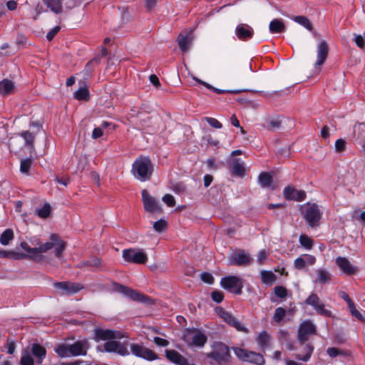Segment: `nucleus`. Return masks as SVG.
<instances>
[{
  "label": "nucleus",
  "instance_id": "f257e3e1",
  "mask_svg": "<svg viewBox=\"0 0 365 365\" xmlns=\"http://www.w3.org/2000/svg\"><path fill=\"white\" fill-rule=\"evenodd\" d=\"M34 245V247H30L25 242L21 243V248L28 252L31 257H35L38 254L45 253L52 248H54L55 256L60 258L62 257L63 252L66 249V243L65 241L62 240L58 235L52 234L50 236L49 242L42 243L37 240Z\"/></svg>",
  "mask_w": 365,
  "mask_h": 365
},
{
  "label": "nucleus",
  "instance_id": "f03ea898",
  "mask_svg": "<svg viewBox=\"0 0 365 365\" xmlns=\"http://www.w3.org/2000/svg\"><path fill=\"white\" fill-rule=\"evenodd\" d=\"M88 349L86 341H77L72 344H61L55 347L54 351L59 357L85 356Z\"/></svg>",
  "mask_w": 365,
  "mask_h": 365
},
{
  "label": "nucleus",
  "instance_id": "7ed1b4c3",
  "mask_svg": "<svg viewBox=\"0 0 365 365\" xmlns=\"http://www.w3.org/2000/svg\"><path fill=\"white\" fill-rule=\"evenodd\" d=\"M153 171L151 160L148 157L137 158L132 167V173L135 178L140 181H146L150 179Z\"/></svg>",
  "mask_w": 365,
  "mask_h": 365
},
{
  "label": "nucleus",
  "instance_id": "20e7f679",
  "mask_svg": "<svg viewBox=\"0 0 365 365\" xmlns=\"http://www.w3.org/2000/svg\"><path fill=\"white\" fill-rule=\"evenodd\" d=\"M302 210L304 218L310 227H314L319 225L322 212L318 205L308 202L302 207Z\"/></svg>",
  "mask_w": 365,
  "mask_h": 365
},
{
  "label": "nucleus",
  "instance_id": "39448f33",
  "mask_svg": "<svg viewBox=\"0 0 365 365\" xmlns=\"http://www.w3.org/2000/svg\"><path fill=\"white\" fill-rule=\"evenodd\" d=\"M207 357L214 359L218 364H222L230 361L231 355L227 345L217 342L214 344L213 350L207 354Z\"/></svg>",
  "mask_w": 365,
  "mask_h": 365
},
{
  "label": "nucleus",
  "instance_id": "423d86ee",
  "mask_svg": "<svg viewBox=\"0 0 365 365\" xmlns=\"http://www.w3.org/2000/svg\"><path fill=\"white\" fill-rule=\"evenodd\" d=\"M233 351L239 359L243 361H247L256 365H263L265 362L264 356L259 353L248 351L239 347L233 348Z\"/></svg>",
  "mask_w": 365,
  "mask_h": 365
},
{
  "label": "nucleus",
  "instance_id": "0eeeda50",
  "mask_svg": "<svg viewBox=\"0 0 365 365\" xmlns=\"http://www.w3.org/2000/svg\"><path fill=\"white\" fill-rule=\"evenodd\" d=\"M220 284L225 289L232 293L241 294L244 287V279L237 276L230 275L222 277Z\"/></svg>",
  "mask_w": 365,
  "mask_h": 365
},
{
  "label": "nucleus",
  "instance_id": "6e6552de",
  "mask_svg": "<svg viewBox=\"0 0 365 365\" xmlns=\"http://www.w3.org/2000/svg\"><path fill=\"white\" fill-rule=\"evenodd\" d=\"M53 285L61 295H72L84 288L82 284L70 281L57 282H54Z\"/></svg>",
  "mask_w": 365,
  "mask_h": 365
},
{
  "label": "nucleus",
  "instance_id": "1a4fd4ad",
  "mask_svg": "<svg viewBox=\"0 0 365 365\" xmlns=\"http://www.w3.org/2000/svg\"><path fill=\"white\" fill-rule=\"evenodd\" d=\"M123 257L126 262L135 264H145L148 261L147 254L143 249L124 250Z\"/></svg>",
  "mask_w": 365,
  "mask_h": 365
},
{
  "label": "nucleus",
  "instance_id": "9d476101",
  "mask_svg": "<svg viewBox=\"0 0 365 365\" xmlns=\"http://www.w3.org/2000/svg\"><path fill=\"white\" fill-rule=\"evenodd\" d=\"M305 303L312 306L318 314L326 317H333L331 312L325 308L324 304L320 300L317 294H311L305 300Z\"/></svg>",
  "mask_w": 365,
  "mask_h": 365
},
{
  "label": "nucleus",
  "instance_id": "9b49d317",
  "mask_svg": "<svg viewBox=\"0 0 365 365\" xmlns=\"http://www.w3.org/2000/svg\"><path fill=\"white\" fill-rule=\"evenodd\" d=\"M316 334V327L311 320H306L300 324L298 329L297 339L300 344H304L309 336Z\"/></svg>",
  "mask_w": 365,
  "mask_h": 365
},
{
  "label": "nucleus",
  "instance_id": "f8f14e48",
  "mask_svg": "<svg viewBox=\"0 0 365 365\" xmlns=\"http://www.w3.org/2000/svg\"><path fill=\"white\" fill-rule=\"evenodd\" d=\"M112 284L114 292L120 293L132 300L143 302L144 299L143 295L128 287L114 282H112Z\"/></svg>",
  "mask_w": 365,
  "mask_h": 365
},
{
  "label": "nucleus",
  "instance_id": "ddd939ff",
  "mask_svg": "<svg viewBox=\"0 0 365 365\" xmlns=\"http://www.w3.org/2000/svg\"><path fill=\"white\" fill-rule=\"evenodd\" d=\"M130 351L135 356L148 361L158 359V355L154 351L139 344H131Z\"/></svg>",
  "mask_w": 365,
  "mask_h": 365
},
{
  "label": "nucleus",
  "instance_id": "4468645a",
  "mask_svg": "<svg viewBox=\"0 0 365 365\" xmlns=\"http://www.w3.org/2000/svg\"><path fill=\"white\" fill-rule=\"evenodd\" d=\"M103 347L104 350L107 352H115L120 356H127L129 354L126 344L118 341L112 339L108 341L104 344Z\"/></svg>",
  "mask_w": 365,
  "mask_h": 365
},
{
  "label": "nucleus",
  "instance_id": "2eb2a0df",
  "mask_svg": "<svg viewBox=\"0 0 365 365\" xmlns=\"http://www.w3.org/2000/svg\"><path fill=\"white\" fill-rule=\"evenodd\" d=\"M142 200L146 211L150 212H161V208L156 200L150 196L146 190L142 191Z\"/></svg>",
  "mask_w": 365,
  "mask_h": 365
},
{
  "label": "nucleus",
  "instance_id": "dca6fc26",
  "mask_svg": "<svg viewBox=\"0 0 365 365\" xmlns=\"http://www.w3.org/2000/svg\"><path fill=\"white\" fill-rule=\"evenodd\" d=\"M235 33L239 40L247 41L253 37L254 29L247 24H240L236 26Z\"/></svg>",
  "mask_w": 365,
  "mask_h": 365
},
{
  "label": "nucleus",
  "instance_id": "f3484780",
  "mask_svg": "<svg viewBox=\"0 0 365 365\" xmlns=\"http://www.w3.org/2000/svg\"><path fill=\"white\" fill-rule=\"evenodd\" d=\"M317 58L314 64L315 67L323 65L329 54V46L325 40L322 41L317 46Z\"/></svg>",
  "mask_w": 365,
  "mask_h": 365
},
{
  "label": "nucleus",
  "instance_id": "a211bd4d",
  "mask_svg": "<svg viewBox=\"0 0 365 365\" xmlns=\"http://www.w3.org/2000/svg\"><path fill=\"white\" fill-rule=\"evenodd\" d=\"M96 336L100 340H111L114 339H121L123 337V334L119 331L112 329H96Z\"/></svg>",
  "mask_w": 365,
  "mask_h": 365
},
{
  "label": "nucleus",
  "instance_id": "6ab92c4d",
  "mask_svg": "<svg viewBox=\"0 0 365 365\" xmlns=\"http://www.w3.org/2000/svg\"><path fill=\"white\" fill-rule=\"evenodd\" d=\"M283 192L284 197L288 200L302 201L306 197L304 191L297 190L291 186L286 187Z\"/></svg>",
  "mask_w": 365,
  "mask_h": 365
},
{
  "label": "nucleus",
  "instance_id": "aec40b11",
  "mask_svg": "<svg viewBox=\"0 0 365 365\" xmlns=\"http://www.w3.org/2000/svg\"><path fill=\"white\" fill-rule=\"evenodd\" d=\"M230 264L237 266H245L250 264V256L245 252V251H240L233 254L230 259Z\"/></svg>",
  "mask_w": 365,
  "mask_h": 365
},
{
  "label": "nucleus",
  "instance_id": "412c9836",
  "mask_svg": "<svg viewBox=\"0 0 365 365\" xmlns=\"http://www.w3.org/2000/svg\"><path fill=\"white\" fill-rule=\"evenodd\" d=\"M336 263L343 272L348 275L354 274L358 272V269L353 266L346 257H337L336 259Z\"/></svg>",
  "mask_w": 365,
  "mask_h": 365
},
{
  "label": "nucleus",
  "instance_id": "4be33fe9",
  "mask_svg": "<svg viewBox=\"0 0 365 365\" xmlns=\"http://www.w3.org/2000/svg\"><path fill=\"white\" fill-rule=\"evenodd\" d=\"M165 356L169 361L178 365H194L190 364L185 357L175 350L167 349Z\"/></svg>",
  "mask_w": 365,
  "mask_h": 365
},
{
  "label": "nucleus",
  "instance_id": "5701e85b",
  "mask_svg": "<svg viewBox=\"0 0 365 365\" xmlns=\"http://www.w3.org/2000/svg\"><path fill=\"white\" fill-rule=\"evenodd\" d=\"M221 317L228 324L235 327L237 331H243L245 333L248 332V329L245 327H244L240 322H238L230 313L225 311H222Z\"/></svg>",
  "mask_w": 365,
  "mask_h": 365
},
{
  "label": "nucleus",
  "instance_id": "b1692460",
  "mask_svg": "<svg viewBox=\"0 0 365 365\" xmlns=\"http://www.w3.org/2000/svg\"><path fill=\"white\" fill-rule=\"evenodd\" d=\"M31 354L36 358V362L41 364L46 355V349L39 344L31 345Z\"/></svg>",
  "mask_w": 365,
  "mask_h": 365
},
{
  "label": "nucleus",
  "instance_id": "393cba45",
  "mask_svg": "<svg viewBox=\"0 0 365 365\" xmlns=\"http://www.w3.org/2000/svg\"><path fill=\"white\" fill-rule=\"evenodd\" d=\"M192 42V38L190 34H180L178 38V43L179 48L182 52H187L190 48V45Z\"/></svg>",
  "mask_w": 365,
  "mask_h": 365
},
{
  "label": "nucleus",
  "instance_id": "a878e982",
  "mask_svg": "<svg viewBox=\"0 0 365 365\" xmlns=\"http://www.w3.org/2000/svg\"><path fill=\"white\" fill-rule=\"evenodd\" d=\"M207 341V336L200 331L192 332L191 345L197 346H203Z\"/></svg>",
  "mask_w": 365,
  "mask_h": 365
},
{
  "label": "nucleus",
  "instance_id": "bb28decb",
  "mask_svg": "<svg viewBox=\"0 0 365 365\" xmlns=\"http://www.w3.org/2000/svg\"><path fill=\"white\" fill-rule=\"evenodd\" d=\"M15 88L14 83L9 79L0 81V93L3 96L11 94Z\"/></svg>",
  "mask_w": 365,
  "mask_h": 365
},
{
  "label": "nucleus",
  "instance_id": "cd10ccee",
  "mask_svg": "<svg viewBox=\"0 0 365 365\" xmlns=\"http://www.w3.org/2000/svg\"><path fill=\"white\" fill-rule=\"evenodd\" d=\"M303 346L302 352L304 354H296L295 356L297 359L303 361H307L311 358V356L314 351V346L309 343H304V344H301Z\"/></svg>",
  "mask_w": 365,
  "mask_h": 365
},
{
  "label": "nucleus",
  "instance_id": "c85d7f7f",
  "mask_svg": "<svg viewBox=\"0 0 365 365\" xmlns=\"http://www.w3.org/2000/svg\"><path fill=\"white\" fill-rule=\"evenodd\" d=\"M269 30L272 34L282 33L285 31V25L282 19H274L269 23Z\"/></svg>",
  "mask_w": 365,
  "mask_h": 365
},
{
  "label": "nucleus",
  "instance_id": "c756f323",
  "mask_svg": "<svg viewBox=\"0 0 365 365\" xmlns=\"http://www.w3.org/2000/svg\"><path fill=\"white\" fill-rule=\"evenodd\" d=\"M257 341L260 345L261 349L264 351L270 346L271 336L267 332L262 331L258 334Z\"/></svg>",
  "mask_w": 365,
  "mask_h": 365
},
{
  "label": "nucleus",
  "instance_id": "7c9ffc66",
  "mask_svg": "<svg viewBox=\"0 0 365 365\" xmlns=\"http://www.w3.org/2000/svg\"><path fill=\"white\" fill-rule=\"evenodd\" d=\"M102 264L101 259L97 257H91L88 260L83 261L78 264V267L84 268L86 267H100Z\"/></svg>",
  "mask_w": 365,
  "mask_h": 365
},
{
  "label": "nucleus",
  "instance_id": "2f4dec72",
  "mask_svg": "<svg viewBox=\"0 0 365 365\" xmlns=\"http://www.w3.org/2000/svg\"><path fill=\"white\" fill-rule=\"evenodd\" d=\"M232 172L234 175L242 177L245 175V168L244 163L239 159L232 160Z\"/></svg>",
  "mask_w": 365,
  "mask_h": 365
},
{
  "label": "nucleus",
  "instance_id": "473e14b6",
  "mask_svg": "<svg viewBox=\"0 0 365 365\" xmlns=\"http://www.w3.org/2000/svg\"><path fill=\"white\" fill-rule=\"evenodd\" d=\"M317 279L316 280L317 282H319L321 284L329 283L331 280V274L324 269H319L316 271Z\"/></svg>",
  "mask_w": 365,
  "mask_h": 365
},
{
  "label": "nucleus",
  "instance_id": "72a5a7b5",
  "mask_svg": "<svg viewBox=\"0 0 365 365\" xmlns=\"http://www.w3.org/2000/svg\"><path fill=\"white\" fill-rule=\"evenodd\" d=\"M272 176L269 173L263 172L258 176L259 183L264 188L269 187L272 185Z\"/></svg>",
  "mask_w": 365,
  "mask_h": 365
},
{
  "label": "nucleus",
  "instance_id": "f704fd0d",
  "mask_svg": "<svg viewBox=\"0 0 365 365\" xmlns=\"http://www.w3.org/2000/svg\"><path fill=\"white\" fill-rule=\"evenodd\" d=\"M21 136L25 141V145L30 148H34V139H35V133H31L29 130L23 131L19 134Z\"/></svg>",
  "mask_w": 365,
  "mask_h": 365
},
{
  "label": "nucleus",
  "instance_id": "c9c22d12",
  "mask_svg": "<svg viewBox=\"0 0 365 365\" xmlns=\"http://www.w3.org/2000/svg\"><path fill=\"white\" fill-rule=\"evenodd\" d=\"M43 3L51 9V11L56 14H59L62 11L61 0H43Z\"/></svg>",
  "mask_w": 365,
  "mask_h": 365
},
{
  "label": "nucleus",
  "instance_id": "e433bc0d",
  "mask_svg": "<svg viewBox=\"0 0 365 365\" xmlns=\"http://www.w3.org/2000/svg\"><path fill=\"white\" fill-rule=\"evenodd\" d=\"M261 279L264 284H271L276 280L275 274L271 271L263 270L261 272Z\"/></svg>",
  "mask_w": 365,
  "mask_h": 365
},
{
  "label": "nucleus",
  "instance_id": "4c0bfd02",
  "mask_svg": "<svg viewBox=\"0 0 365 365\" xmlns=\"http://www.w3.org/2000/svg\"><path fill=\"white\" fill-rule=\"evenodd\" d=\"M197 82H198L199 83L205 86L207 88H208L209 90H211L213 92L217 93V94H223V93H237V91H228V90H221V89H218L217 88H215L213 87L212 86H211L210 84L205 82V81H202L197 78H194Z\"/></svg>",
  "mask_w": 365,
  "mask_h": 365
},
{
  "label": "nucleus",
  "instance_id": "58836bf2",
  "mask_svg": "<svg viewBox=\"0 0 365 365\" xmlns=\"http://www.w3.org/2000/svg\"><path fill=\"white\" fill-rule=\"evenodd\" d=\"M20 364L21 365H34V361L30 351L25 350L22 352Z\"/></svg>",
  "mask_w": 365,
  "mask_h": 365
},
{
  "label": "nucleus",
  "instance_id": "ea45409f",
  "mask_svg": "<svg viewBox=\"0 0 365 365\" xmlns=\"http://www.w3.org/2000/svg\"><path fill=\"white\" fill-rule=\"evenodd\" d=\"M74 97L78 101L88 100L89 91L86 87H81L75 92Z\"/></svg>",
  "mask_w": 365,
  "mask_h": 365
},
{
  "label": "nucleus",
  "instance_id": "a19ab883",
  "mask_svg": "<svg viewBox=\"0 0 365 365\" xmlns=\"http://www.w3.org/2000/svg\"><path fill=\"white\" fill-rule=\"evenodd\" d=\"M14 237V232L11 229L6 230L1 235L0 242L3 245L9 244V241Z\"/></svg>",
  "mask_w": 365,
  "mask_h": 365
},
{
  "label": "nucleus",
  "instance_id": "79ce46f5",
  "mask_svg": "<svg viewBox=\"0 0 365 365\" xmlns=\"http://www.w3.org/2000/svg\"><path fill=\"white\" fill-rule=\"evenodd\" d=\"M294 21L296 22H297L298 24H299L300 25L303 26L304 27H305L307 29H308L309 31H312V25L311 24V22L309 21V20L305 17V16H296L294 18Z\"/></svg>",
  "mask_w": 365,
  "mask_h": 365
},
{
  "label": "nucleus",
  "instance_id": "37998d69",
  "mask_svg": "<svg viewBox=\"0 0 365 365\" xmlns=\"http://www.w3.org/2000/svg\"><path fill=\"white\" fill-rule=\"evenodd\" d=\"M299 242L302 247L307 250H311L313 246V240L305 235H301L299 237Z\"/></svg>",
  "mask_w": 365,
  "mask_h": 365
},
{
  "label": "nucleus",
  "instance_id": "c03bdc74",
  "mask_svg": "<svg viewBox=\"0 0 365 365\" xmlns=\"http://www.w3.org/2000/svg\"><path fill=\"white\" fill-rule=\"evenodd\" d=\"M32 160L31 158H26L21 161L20 171L27 174L31 168Z\"/></svg>",
  "mask_w": 365,
  "mask_h": 365
},
{
  "label": "nucleus",
  "instance_id": "a18cd8bd",
  "mask_svg": "<svg viewBox=\"0 0 365 365\" xmlns=\"http://www.w3.org/2000/svg\"><path fill=\"white\" fill-rule=\"evenodd\" d=\"M274 293L278 298L285 299L287 296V289L282 286H276L274 288Z\"/></svg>",
  "mask_w": 365,
  "mask_h": 365
},
{
  "label": "nucleus",
  "instance_id": "49530a36",
  "mask_svg": "<svg viewBox=\"0 0 365 365\" xmlns=\"http://www.w3.org/2000/svg\"><path fill=\"white\" fill-rule=\"evenodd\" d=\"M282 122L280 120L276 119H270L268 120L266 123V128L269 130H276L280 128Z\"/></svg>",
  "mask_w": 365,
  "mask_h": 365
},
{
  "label": "nucleus",
  "instance_id": "de8ad7c7",
  "mask_svg": "<svg viewBox=\"0 0 365 365\" xmlns=\"http://www.w3.org/2000/svg\"><path fill=\"white\" fill-rule=\"evenodd\" d=\"M286 314V310L285 309L282 307H278L275 309L273 319L276 322H279L282 321V319L284 317Z\"/></svg>",
  "mask_w": 365,
  "mask_h": 365
},
{
  "label": "nucleus",
  "instance_id": "09e8293b",
  "mask_svg": "<svg viewBox=\"0 0 365 365\" xmlns=\"http://www.w3.org/2000/svg\"><path fill=\"white\" fill-rule=\"evenodd\" d=\"M168 223L164 220H160L154 222L153 228L156 232H161L166 230Z\"/></svg>",
  "mask_w": 365,
  "mask_h": 365
},
{
  "label": "nucleus",
  "instance_id": "8fccbe9b",
  "mask_svg": "<svg viewBox=\"0 0 365 365\" xmlns=\"http://www.w3.org/2000/svg\"><path fill=\"white\" fill-rule=\"evenodd\" d=\"M51 212V207L49 204L46 203L42 208L37 211L38 215L41 218H46L49 216Z\"/></svg>",
  "mask_w": 365,
  "mask_h": 365
},
{
  "label": "nucleus",
  "instance_id": "3c124183",
  "mask_svg": "<svg viewBox=\"0 0 365 365\" xmlns=\"http://www.w3.org/2000/svg\"><path fill=\"white\" fill-rule=\"evenodd\" d=\"M346 142L344 139H338L335 142V150L337 153L344 152L346 149Z\"/></svg>",
  "mask_w": 365,
  "mask_h": 365
},
{
  "label": "nucleus",
  "instance_id": "603ef678",
  "mask_svg": "<svg viewBox=\"0 0 365 365\" xmlns=\"http://www.w3.org/2000/svg\"><path fill=\"white\" fill-rule=\"evenodd\" d=\"M163 201L169 207H174L175 205V200L170 194H165L163 197Z\"/></svg>",
  "mask_w": 365,
  "mask_h": 365
},
{
  "label": "nucleus",
  "instance_id": "864d4df0",
  "mask_svg": "<svg viewBox=\"0 0 365 365\" xmlns=\"http://www.w3.org/2000/svg\"><path fill=\"white\" fill-rule=\"evenodd\" d=\"M205 120L210 126L215 128H221L222 127V123L214 118L206 117Z\"/></svg>",
  "mask_w": 365,
  "mask_h": 365
},
{
  "label": "nucleus",
  "instance_id": "5fc2aeb1",
  "mask_svg": "<svg viewBox=\"0 0 365 365\" xmlns=\"http://www.w3.org/2000/svg\"><path fill=\"white\" fill-rule=\"evenodd\" d=\"M212 299L217 303L221 302L224 299V294L222 292L215 291L212 292Z\"/></svg>",
  "mask_w": 365,
  "mask_h": 365
},
{
  "label": "nucleus",
  "instance_id": "6e6d98bb",
  "mask_svg": "<svg viewBox=\"0 0 365 365\" xmlns=\"http://www.w3.org/2000/svg\"><path fill=\"white\" fill-rule=\"evenodd\" d=\"M268 255L269 253L266 250H260L257 255V262L260 264H263L264 262L267 259Z\"/></svg>",
  "mask_w": 365,
  "mask_h": 365
},
{
  "label": "nucleus",
  "instance_id": "4d7b16f0",
  "mask_svg": "<svg viewBox=\"0 0 365 365\" xmlns=\"http://www.w3.org/2000/svg\"><path fill=\"white\" fill-rule=\"evenodd\" d=\"M153 341L158 346L166 347L169 345V341L167 339L158 336H155Z\"/></svg>",
  "mask_w": 365,
  "mask_h": 365
},
{
  "label": "nucleus",
  "instance_id": "13d9d810",
  "mask_svg": "<svg viewBox=\"0 0 365 365\" xmlns=\"http://www.w3.org/2000/svg\"><path fill=\"white\" fill-rule=\"evenodd\" d=\"M201 279L207 284H212L214 282V277L210 273L203 272L200 275Z\"/></svg>",
  "mask_w": 365,
  "mask_h": 365
},
{
  "label": "nucleus",
  "instance_id": "bf43d9fd",
  "mask_svg": "<svg viewBox=\"0 0 365 365\" xmlns=\"http://www.w3.org/2000/svg\"><path fill=\"white\" fill-rule=\"evenodd\" d=\"M294 267L298 269H302L306 265V261L303 257H298L294 260Z\"/></svg>",
  "mask_w": 365,
  "mask_h": 365
},
{
  "label": "nucleus",
  "instance_id": "052dcab7",
  "mask_svg": "<svg viewBox=\"0 0 365 365\" xmlns=\"http://www.w3.org/2000/svg\"><path fill=\"white\" fill-rule=\"evenodd\" d=\"M55 180L56 181V182H58V184H61L65 187H66L69 182H70V179L68 176H63V177H59V176H56L55 177Z\"/></svg>",
  "mask_w": 365,
  "mask_h": 365
},
{
  "label": "nucleus",
  "instance_id": "680f3d73",
  "mask_svg": "<svg viewBox=\"0 0 365 365\" xmlns=\"http://www.w3.org/2000/svg\"><path fill=\"white\" fill-rule=\"evenodd\" d=\"M354 42L356 46L360 48H364L365 47V40L364 37L361 35H356L354 38Z\"/></svg>",
  "mask_w": 365,
  "mask_h": 365
},
{
  "label": "nucleus",
  "instance_id": "e2e57ef3",
  "mask_svg": "<svg viewBox=\"0 0 365 365\" xmlns=\"http://www.w3.org/2000/svg\"><path fill=\"white\" fill-rule=\"evenodd\" d=\"M61 27L59 26H56L53 28L46 35V38L48 41H51L54 36L59 32Z\"/></svg>",
  "mask_w": 365,
  "mask_h": 365
},
{
  "label": "nucleus",
  "instance_id": "0e129e2a",
  "mask_svg": "<svg viewBox=\"0 0 365 365\" xmlns=\"http://www.w3.org/2000/svg\"><path fill=\"white\" fill-rule=\"evenodd\" d=\"M16 254L14 252H6L0 250V258H16Z\"/></svg>",
  "mask_w": 365,
  "mask_h": 365
},
{
  "label": "nucleus",
  "instance_id": "69168bd1",
  "mask_svg": "<svg viewBox=\"0 0 365 365\" xmlns=\"http://www.w3.org/2000/svg\"><path fill=\"white\" fill-rule=\"evenodd\" d=\"M103 135V132L102 128L98 127L95 128L92 132V138L93 139H97L101 137Z\"/></svg>",
  "mask_w": 365,
  "mask_h": 365
},
{
  "label": "nucleus",
  "instance_id": "338daca9",
  "mask_svg": "<svg viewBox=\"0 0 365 365\" xmlns=\"http://www.w3.org/2000/svg\"><path fill=\"white\" fill-rule=\"evenodd\" d=\"M327 354H329V356L330 357H335V356L339 355L340 354H341V351L335 347H331V348H328Z\"/></svg>",
  "mask_w": 365,
  "mask_h": 365
},
{
  "label": "nucleus",
  "instance_id": "774afa93",
  "mask_svg": "<svg viewBox=\"0 0 365 365\" xmlns=\"http://www.w3.org/2000/svg\"><path fill=\"white\" fill-rule=\"evenodd\" d=\"M101 58L102 57L101 56L100 54L97 55L86 64V68H89L91 66H93V65L99 64L101 62Z\"/></svg>",
  "mask_w": 365,
  "mask_h": 365
}]
</instances>
